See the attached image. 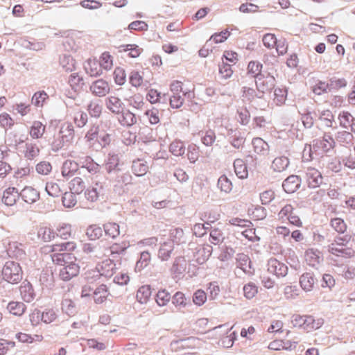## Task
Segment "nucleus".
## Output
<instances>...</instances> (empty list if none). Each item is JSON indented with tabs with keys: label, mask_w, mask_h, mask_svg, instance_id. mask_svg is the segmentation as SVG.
<instances>
[{
	"label": "nucleus",
	"mask_w": 355,
	"mask_h": 355,
	"mask_svg": "<svg viewBox=\"0 0 355 355\" xmlns=\"http://www.w3.org/2000/svg\"><path fill=\"white\" fill-rule=\"evenodd\" d=\"M79 164L72 160H66L62 167V175L64 178L73 176L78 170Z\"/></svg>",
	"instance_id": "4be33fe9"
},
{
	"label": "nucleus",
	"mask_w": 355,
	"mask_h": 355,
	"mask_svg": "<svg viewBox=\"0 0 355 355\" xmlns=\"http://www.w3.org/2000/svg\"><path fill=\"white\" fill-rule=\"evenodd\" d=\"M129 81L135 87H141L144 83L143 74L137 71H132L130 74Z\"/></svg>",
	"instance_id": "4d7b16f0"
},
{
	"label": "nucleus",
	"mask_w": 355,
	"mask_h": 355,
	"mask_svg": "<svg viewBox=\"0 0 355 355\" xmlns=\"http://www.w3.org/2000/svg\"><path fill=\"white\" fill-rule=\"evenodd\" d=\"M243 291L244 296L247 299L250 300L257 295L258 286L253 282H249L244 285Z\"/></svg>",
	"instance_id": "3c124183"
},
{
	"label": "nucleus",
	"mask_w": 355,
	"mask_h": 355,
	"mask_svg": "<svg viewBox=\"0 0 355 355\" xmlns=\"http://www.w3.org/2000/svg\"><path fill=\"white\" fill-rule=\"evenodd\" d=\"M81 168H86L87 171L92 174H96L100 171V166L94 162L89 156H85L80 161Z\"/></svg>",
	"instance_id": "5701e85b"
},
{
	"label": "nucleus",
	"mask_w": 355,
	"mask_h": 355,
	"mask_svg": "<svg viewBox=\"0 0 355 355\" xmlns=\"http://www.w3.org/2000/svg\"><path fill=\"white\" fill-rule=\"evenodd\" d=\"M110 295L108 287L105 284L99 285L93 292V298L96 304L105 302Z\"/></svg>",
	"instance_id": "2eb2a0df"
},
{
	"label": "nucleus",
	"mask_w": 355,
	"mask_h": 355,
	"mask_svg": "<svg viewBox=\"0 0 355 355\" xmlns=\"http://www.w3.org/2000/svg\"><path fill=\"white\" fill-rule=\"evenodd\" d=\"M98 62L102 70L109 71L113 67V57L109 52H103L100 56Z\"/></svg>",
	"instance_id": "e433bc0d"
},
{
	"label": "nucleus",
	"mask_w": 355,
	"mask_h": 355,
	"mask_svg": "<svg viewBox=\"0 0 355 355\" xmlns=\"http://www.w3.org/2000/svg\"><path fill=\"white\" fill-rule=\"evenodd\" d=\"M151 296V288L148 285L141 286L137 291L136 297L141 303H146Z\"/></svg>",
	"instance_id": "f704fd0d"
},
{
	"label": "nucleus",
	"mask_w": 355,
	"mask_h": 355,
	"mask_svg": "<svg viewBox=\"0 0 355 355\" xmlns=\"http://www.w3.org/2000/svg\"><path fill=\"white\" fill-rule=\"evenodd\" d=\"M7 309L10 313L16 316H21L26 311V306L23 302L12 301L8 303Z\"/></svg>",
	"instance_id": "473e14b6"
},
{
	"label": "nucleus",
	"mask_w": 355,
	"mask_h": 355,
	"mask_svg": "<svg viewBox=\"0 0 355 355\" xmlns=\"http://www.w3.org/2000/svg\"><path fill=\"white\" fill-rule=\"evenodd\" d=\"M73 261H69L59 270V277L63 281H69L80 272V266L76 262V258L73 257Z\"/></svg>",
	"instance_id": "423d86ee"
},
{
	"label": "nucleus",
	"mask_w": 355,
	"mask_h": 355,
	"mask_svg": "<svg viewBox=\"0 0 355 355\" xmlns=\"http://www.w3.org/2000/svg\"><path fill=\"white\" fill-rule=\"evenodd\" d=\"M37 236L42 242H49L55 238L56 234L49 225L42 223L37 227Z\"/></svg>",
	"instance_id": "6e6552de"
},
{
	"label": "nucleus",
	"mask_w": 355,
	"mask_h": 355,
	"mask_svg": "<svg viewBox=\"0 0 355 355\" xmlns=\"http://www.w3.org/2000/svg\"><path fill=\"white\" fill-rule=\"evenodd\" d=\"M334 146V139L329 135H324L322 139L313 141L311 152L318 155H323L332 150Z\"/></svg>",
	"instance_id": "20e7f679"
},
{
	"label": "nucleus",
	"mask_w": 355,
	"mask_h": 355,
	"mask_svg": "<svg viewBox=\"0 0 355 355\" xmlns=\"http://www.w3.org/2000/svg\"><path fill=\"white\" fill-rule=\"evenodd\" d=\"M85 70L92 77L99 76L103 73L101 65L96 58H89L85 64Z\"/></svg>",
	"instance_id": "f8f14e48"
},
{
	"label": "nucleus",
	"mask_w": 355,
	"mask_h": 355,
	"mask_svg": "<svg viewBox=\"0 0 355 355\" xmlns=\"http://www.w3.org/2000/svg\"><path fill=\"white\" fill-rule=\"evenodd\" d=\"M74 136V130L73 125L69 123H64L62 125L60 131L56 136L54 144L58 148H62L65 144L71 141Z\"/></svg>",
	"instance_id": "39448f33"
},
{
	"label": "nucleus",
	"mask_w": 355,
	"mask_h": 355,
	"mask_svg": "<svg viewBox=\"0 0 355 355\" xmlns=\"http://www.w3.org/2000/svg\"><path fill=\"white\" fill-rule=\"evenodd\" d=\"M170 89L173 94H182L183 96L188 94L190 96V91L187 88L183 87V83L179 80H173L170 85Z\"/></svg>",
	"instance_id": "49530a36"
},
{
	"label": "nucleus",
	"mask_w": 355,
	"mask_h": 355,
	"mask_svg": "<svg viewBox=\"0 0 355 355\" xmlns=\"http://www.w3.org/2000/svg\"><path fill=\"white\" fill-rule=\"evenodd\" d=\"M118 118L119 123L124 126H131L137 123L135 114L128 110H122Z\"/></svg>",
	"instance_id": "aec40b11"
},
{
	"label": "nucleus",
	"mask_w": 355,
	"mask_h": 355,
	"mask_svg": "<svg viewBox=\"0 0 355 355\" xmlns=\"http://www.w3.org/2000/svg\"><path fill=\"white\" fill-rule=\"evenodd\" d=\"M45 190L48 195L52 197H59L62 193V190L60 185L54 182H47Z\"/></svg>",
	"instance_id": "c03bdc74"
},
{
	"label": "nucleus",
	"mask_w": 355,
	"mask_h": 355,
	"mask_svg": "<svg viewBox=\"0 0 355 355\" xmlns=\"http://www.w3.org/2000/svg\"><path fill=\"white\" fill-rule=\"evenodd\" d=\"M282 187L286 193H294L300 187V180L297 175L288 177L283 182Z\"/></svg>",
	"instance_id": "412c9836"
},
{
	"label": "nucleus",
	"mask_w": 355,
	"mask_h": 355,
	"mask_svg": "<svg viewBox=\"0 0 355 355\" xmlns=\"http://www.w3.org/2000/svg\"><path fill=\"white\" fill-rule=\"evenodd\" d=\"M19 291L21 296L24 301L30 302L34 299L33 288L29 282H23L19 287Z\"/></svg>",
	"instance_id": "bb28decb"
},
{
	"label": "nucleus",
	"mask_w": 355,
	"mask_h": 355,
	"mask_svg": "<svg viewBox=\"0 0 355 355\" xmlns=\"http://www.w3.org/2000/svg\"><path fill=\"white\" fill-rule=\"evenodd\" d=\"M103 227L105 234L111 238H116L120 234L119 225L116 223H107Z\"/></svg>",
	"instance_id": "a18cd8bd"
},
{
	"label": "nucleus",
	"mask_w": 355,
	"mask_h": 355,
	"mask_svg": "<svg viewBox=\"0 0 355 355\" xmlns=\"http://www.w3.org/2000/svg\"><path fill=\"white\" fill-rule=\"evenodd\" d=\"M105 104L107 107L112 112L119 114L123 109V104L121 99L116 96H111L106 98Z\"/></svg>",
	"instance_id": "a211bd4d"
},
{
	"label": "nucleus",
	"mask_w": 355,
	"mask_h": 355,
	"mask_svg": "<svg viewBox=\"0 0 355 355\" xmlns=\"http://www.w3.org/2000/svg\"><path fill=\"white\" fill-rule=\"evenodd\" d=\"M232 183L230 180L225 175H221L218 180V187L221 191L229 193L232 189Z\"/></svg>",
	"instance_id": "864d4df0"
},
{
	"label": "nucleus",
	"mask_w": 355,
	"mask_h": 355,
	"mask_svg": "<svg viewBox=\"0 0 355 355\" xmlns=\"http://www.w3.org/2000/svg\"><path fill=\"white\" fill-rule=\"evenodd\" d=\"M56 236L62 239H68L72 234L71 225L67 223L60 224L57 227Z\"/></svg>",
	"instance_id": "ea45409f"
},
{
	"label": "nucleus",
	"mask_w": 355,
	"mask_h": 355,
	"mask_svg": "<svg viewBox=\"0 0 355 355\" xmlns=\"http://www.w3.org/2000/svg\"><path fill=\"white\" fill-rule=\"evenodd\" d=\"M170 151L175 156H180L184 154V147L183 143L180 141H173L169 146Z\"/></svg>",
	"instance_id": "69168bd1"
},
{
	"label": "nucleus",
	"mask_w": 355,
	"mask_h": 355,
	"mask_svg": "<svg viewBox=\"0 0 355 355\" xmlns=\"http://www.w3.org/2000/svg\"><path fill=\"white\" fill-rule=\"evenodd\" d=\"M71 259H73V257H71L69 253L53 252L51 255L52 261L56 265L62 266L71 261Z\"/></svg>",
	"instance_id": "58836bf2"
},
{
	"label": "nucleus",
	"mask_w": 355,
	"mask_h": 355,
	"mask_svg": "<svg viewBox=\"0 0 355 355\" xmlns=\"http://www.w3.org/2000/svg\"><path fill=\"white\" fill-rule=\"evenodd\" d=\"M274 102L277 105L284 104L287 97V90L285 88H276L274 92Z\"/></svg>",
	"instance_id": "603ef678"
},
{
	"label": "nucleus",
	"mask_w": 355,
	"mask_h": 355,
	"mask_svg": "<svg viewBox=\"0 0 355 355\" xmlns=\"http://www.w3.org/2000/svg\"><path fill=\"white\" fill-rule=\"evenodd\" d=\"M237 264L238 267L245 272H248L249 269L251 268V261L249 257L245 254H238Z\"/></svg>",
	"instance_id": "09e8293b"
},
{
	"label": "nucleus",
	"mask_w": 355,
	"mask_h": 355,
	"mask_svg": "<svg viewBox=\"0 0 355 355\" xmlns=\"http://www.w3.org/2000/svg\"><path fill=\"white\" fill-rule=\"evenodd\" d=\"M3 279L10 284H17L23 278V271L19 263L8 261L2 268Z\"/></svg>",
	"instance_id": "f03ea898"
},
{
	"label": "nucleus",
	"mask_w": 355,
	"mask_h": 355,
	"mask_svg": "<svg viewBox=\"0 0 355 355\" xmlns=\"http://www.w3.org/2000/svg\"><path fill=\"white\" fill-rule=\"evenodd\" d=\"M289 165V160L286 157H276L272 162L271 168L275 172L284 171Z\"/></svg>",
	"instance_id": "72a5a7b5"
},
{
	"label": "nucleus",
	"mask_w": 355,
	"mask_h": 355,
	"mask_svg": "<svg viewBox=\"0 0 355 355\" xmlns=\"http://www.w3.org/2000/svg\"><path fill=\"white\" fill-rule=\"evenodd\" d=\"M275 84V78L270 75L261 76L256 81L257 89L259 92L264 94L270 91Z\"/></svg>",
	"instance_id": "1a4fd4ad"
},
{
	"label": "nucleus",
	"mask_w": 355,
	"mask_h": 355,
	"mask_svg": "<svg viewBox=\"0 0 355 355\" xmlns=\"http://www.w3.org/2000/svg\"><path fill=\"white\" fill-rule=\"evenodd\" d=\"M114 78L115 83L119 85H122L126 80V73L125 69L122 67H116L114 71Z\"/></svg>",
	"instance_id": "e2e57ef3"
},
{
	"label": "nucleus",
	"mask_w": 355,
	"mask_h": 355,
	"mask_svg": "<svg viewBox=\"0 0 355 355\" xmlns=\"http://www.w3.org/2000/svg\"><path fill=\"white\" fill-rule=\"evenodd\" d=\"M40 149L35 144L27 143L24 156L28 159H33L39 155Z\"/></svg>",
	"instance_id": "bf43d9fd"
},
{
	"label": "nucleus",
	"mask_w": 355,
	"mask_h": 355,
	"mask_svg": "<svg viewBox=\"0 0 355 355\" xmlns=\"http://www.w3.org/2000/svg\"><path fill=\"white\" fill-rule=\"evenodd\" d=\"M230 35V32L228 30H224L220 33H216L212 35L210 39L207 42V44L210 43H222L225 42Z\"/></svg>",
	"instance_id": "5fc2aeb1"
},
{
	"label": "nucleus",
	"mask_w": 355,
	"mask_h": 355,
	"mask_svg": "<svg viewBox=\"0 0 355 355\" xmlns=\"http://www.w3.org/2000/svg\"><path fill=\"white\" fill-rule=\"evenodd\" d=\"M248 215L254 220L263 219L266 216V211L264 207L257 205L253 209H248Z\"/></svg>",
	"instance_id": "79ce46f5"
},
{
	"label": "nucleus",
	"mask_w": 355,
	"mask_h": 355,
	"mask_svg": "<svg viewBox=\"0 0 355 355\" xmlns=\"http://www.w3.org/2000/svg\"><path fill=\"white\" fill-rule=\"evenodd\" d=\"M306 180L309 187L317 188L322 183L323 178L318 170L309 168L306 174Z\"/></svg>",
	"instance_id": "9d476101"
},
{
	"label": "nucleus",
	"mask_w": 355,
	"mask_h": 355,
	"mask_svg": "<svg viewBox=\"0 0 355 355\" xmlns=\"http://www.w3.org/2000/svg\"><path fill=\"white\" fill-rule=\"evenodd\" d=\"M19 195L15 187H8L3 191L2 201L8 206H12L16 203Z\"/></svg>",
	"instance_id": "f3484780"
},
{
	"label": "nucleus",
	"mask_w": 355,
	"mask_h": 355,
	"mask_svg": "<svg viewBox=\"0 0 355 355\" xmlns=\"http://www.w3.org/2000/svg\"><path fill=\"white\" fill-rule=\"evenodd\" d=\"M16 338L21 343H33V342H41L43 340L42 335L35 334L32 336L30 334L26 333L19 332L16 335Z\"/></svg>",
	"instance_id": "4c0bfd02"
},
{
	"label": "nucleus",
	"mask_w": 355,
	"mask_h": 355,
	"mask_svg": "<svg viewBox=\"0 0 355 355\" xmlns=\"http://www.w3.org/2000/svg\"><path fill=\"white\" fill-rule=\"evenodd\" d=\"M254 150L257 154H265L268 151V144L261 138H255L252 140Z\"/></svg>",
	"instance_id": "a19ab883"
},
{
	"label": "nucleus",
	"mask_w": 355,
	"mask_h": 355,
	"mask_svg": "<svg viewBox=\"0 0 355 355\" xmlns=\"http://www.w3.org/2000/svg\"><path fill=\"white\" fill-rule=\"evenodd\" d=\"M119 158L117 155H110L105 164L106 170L108 173L119 170Z\"/></svg>",
	"instance_id": "680f3d73"
},
{
	"label": "nucleus",
	"mask_w": 355,
	"mask_h": 355,
	"mask_svg": "<svg viewBox=\"0 0 355 355\" xmlns=\"http://www.w3.org/2000/svg\"><path fill=\"white\" fill-rule=\"evenodd\" d=\"M62 310L68 315H73L76 313V306L74 302L68 295H64L62 301Z\"/></svg>",
	"instance_id": "c9c22d12"
},
{
	"label": "nucleus",
	"mask_w": 355,
	"mask_h": 355,
	"mask_svg": "<svg viewBox=\"0 0 355 355\" xmlns=\"http://www.w3.org/2000/svg\"><path fill=\"white\" fill-rule=\"evenodd\" d=\"M304 259L308 265L315 267L320 263L322 254L318 250L309 248L305 252Z\"/></svg>",
	"instance_id": "4468645a"
},
{
	"label": "nucleus",
	"mask_w": 355,
	"mask_h": 355,
	"mask_svg": "<svg viewBox=\"0 0 355 355\" xmlns=\"http://www.w3.org/2000/svg\"><path fill=\"white\" fill-rule=\"evenodd\" d=\"M236 175L240 179H245L248 176V167L245 162L241 159H236L234 162Z\"/></svg>",
	"instance_id": "c85d7f7f"
},
{
	"label": "nucleus",
	"mask_w": 355,
	"mask_h": 355,
	"mask_svg": "<svg viewBox=\"0 0 355 355\" xmlns=\"http://www.w3.org/2000/svg\"><path fill=\"white\" fill-rule=\"evenodd\" d=\"M275 197L274 191L272 189L266 190L260 193V200L262 205H268Z\"/></svg>",
	"instance_id": "774afa93"
},
{
	"label": "nucleus",
	"mask_w": 355,
	"mask_h": 355,
	"mask_svg": "<svg viewBox=\"0 0 355 355\" xmlns=\"http://www.w3.org/2000/svg\"><path fill=\"white\" fill-rule=\"evenodd\" d=\"M350 240L349 236H338L334 241L329 245V251L338 257H352L355 252L352 248H345L346 243Z\"/></svg>",
	"instance_id": "7ed1b4c3"
},
{
	"label": "nucleus",
	"mask_w": 355,
	"mask_h": 355,
	"mask_svg": "<svg viewBox=\"0 0 355 355\" xmlns=\"http://www.w3.org/2000/svg\"><path fill=\"white\" fill-rule=\"evenodd\" d=\"M116 269V263L111 259H107L100 263L96 270H89L85 274V278L88 283H92L101 276L110 277L113 275Z\"/></svg>",
	"instance_id": "f257e3e1"
},
{
	"label": "nucleus",
	"mask_w": 355,
	"mask_h": 355,
	"mask_svg": "<svg viewBox=\"0 0 355 355\" xmlns=\"http://www.w3.org/2000/svg\"><path fill=\"white\" fill-rule=\"evenodd\" d=\"M171 299L170 293L165 289L158 291L156 295V302L159 306H165Z\"/></svg>",
	"instance_id": "0e129e2a"
},
{
	"label": "nucleus",
	"mask_w": 355,
	"mask_h": 355,
	"mask_svg": "<svg viewBox=\"0 0 355 355\" xmlns=\"http://www.w3.org/2000/svg\"><path fill=\"white\" fill-rule=\"evenodd\" d=\"M91 92L97 96H105L110 90L109 83L103 79H98L94 81L91 87Z\"/></svg>",
	"instance_id": "9b49d317"
},
{
	"label": "nucleus",
	"mask_w": 355,
	"mask_h": 355,
	"mask_svg": "<svg viewBox=\"0 0 355 355\" xmlns=\"http://www.w3.org/2000/svg\"><path fill=\"white\" fill-rule=\"evenodd\" d=\"M294 212V208L291 205H284L278 213V218L280 220L285 221Z\"/></svg>",
	"instance_id": "338daca9"
},
{
	"label": "nucleus",
	"mask_w": 355,
	"mask_h": 355,
	"mask_svg": "<svg viewBox=\"0 0 355 355\" xmlns=\"http://www.w3.org/2000/svg\"><path fill=\"white\" fill-rule=\"evenodd\" d=\"M262 69V64L257 61H251L248 65V73L252 77H257L260 75Z\"/></svg>",
	"instance_id": "052dcab7"
},
{
	"label": "nucleus",
	"mask_w": 355,
	"mask_h": 355,
	"mask_svg": "<svg viewBox=\"0 0 355 355\" xmlns=\"http://www.w3.org/2000/svg\"><path fill=\"white\" fill-rule=\"evenodd\" d=\"M69 189L75 194H80L86 188L85 181L80 177H76L69 182Z\"/></svg>",
	"instance_id": "2f4dec72"
},
{
	"label": "nucleus",
	"mask_w": 355,
	"mask_h": 355,
	"mask_svg": "<svg viewBox=\"0 0 355 355\" xmlns=\"http://www.w3.org/2000/svg\"><path fill=\"white\" fill-rule=\"evenodd\" d=\"M119 49L121 53L128 52V56L132 58H138L143 51L141 48L134 44L121 45Z\"/></svg>",
	"instance_id": "c756f323"
},
{
	"label": "nucleus",
	"mask_w": 355,
	"mask_h": 355,
	"mask_svg": "<svg viewBox=\"0 0 355 355\" xmlns=\"http://www.w3.org/2000/svg\"><path fill=\"white\" fill-rule=\"evenodd\" d=\"M173 250V243L165 242L164 243L159 250V257L162 260H167L170 257L171 254Z\"/></svg>",
	"instance_id": "8fccbe9b"
},
{
	"label": "nucleus",
	"mask_w": 355,
	"mask_h": 355,
	"mask_svg": "<svg viewBox=\"0 0 355 355\" xmlns=\"http://www.w3.org/2000/svg\"><path fill=\"white\" fill-rule=\"evenodd\" d=\"M323 322L322 319H315L312 315H305L303 329L309 332L319 329Z\"/></svg>",
	"instance_id": "a878e982"
},
{
	"label": "nucleus",
	"mask_w": 355,
	"mask_h": 355,
	"mask_svg": "<svg viewBox=\"0 0 355 355\" xmlns=\"http://www.w3.org/2000/svg\"><path fill=\"white\" fill-rule=\"evenodd\" d=\"M68 83L76 92L80 91L85 85V80L79 73H73L69 77Z\"/></svg>",
	"instance_id": "cd10ccee"
},
{
	"label": "nucleus",
	"mask_w": 355,
	"mask_h": 355,
	"mask_svg": "<svg viewBox=\"0 0 355 355\" xmlns=\"http://www.w3.org/2000/svg\"><path fill=\"white\" fill-rule=\"evenodd\" d=\"M60 64L65 72H72L76 68V62L70 55H63L60 58Z\"/></svg>",
	"instance_id": "393cba45"
},
{
	"label": "nucleus",
	"mask_w": 355,
	"mask_h": 355,
	"mask_svg": "<svg viewBox=\"0 0 355 355\" xmlns=\"http://www.w3.org/2000/svg\"><path fill=\"white\" fill-rule=\"evenodd\" d=\"M86 234L90 240H97L103 236V230L97 225H92L87 227Z\"/></svg>",
	"instance_id": "37998d69"
},
{
	"label": "nucleus",
	"mask_w": 355,
	"mask_h": 355,
	"mask_svg": "<svg viewBox=\"0 0 355 355\" xmlns=\"http://www.w3.org/2000/svg\"><path fill=\"white\" fill-rule=\"evenodd\" d=\"M20 196L26 202L29 204L34 203L40 198V193L32 187H25L21 190Z\"/></svg>",
	"instance_id": "dca6fc26"
},
{
	"label": "nucleus",
	"mask_w": 355,
	"mask_h": 355,
	"mask_svg": "<svg viewBox=\"0 0 355 355\" xmlns=\"http://www.w3.org/2000/svg\"><path fill=\"white\" fill-rule=\"evenodd\" d=\"M300 284L305 291H311L315 284L314 275L311 272H305L300 278Z\"/></svg>",
	"instance_id": "b1692460"
},
{
	"label": "nucleus",
	"mask_w": 355,
	"mask_h": 355,
	"mask_svg": "<svg viewBox=\"0 0 355 355\" xmlns=\"http://www.w3.org/2000/svg\"><path fill=\"white\" fill-rule=\"evenodd\" d=\"M268 271L277 277H285L288 273V267L276 259H270L268 263Z\"/></svg>",
	"instance_id": "0eeeda50"
},
{
	"label": "nucleus",
	"mask_w": 355,
	"mask_h": 355,
	"mask_svg": "<svg viewBox=\"0 0 355 355\" xmlns=\"http://www.w3.org/2000/svg\"><path fill=\"white\" fill-rule=\"evenodd\" d=\"M76 248L74 242L68 241L59 244H54L50 246V252L60 253L61 252H73Z\"/></svg>",
	"instance_id": "7c9ffc66"
},
{
	"label": "nucleus",
	"mask_w": 355,
	"mask_h": 355,
	"mask_svg": "<svg viewBox=\"0 0 355 355\" xmlns=\"http://www.w3.org/2000/svg\"><path fill=\"white\" fill-rule=\"evenodd\" d=\"M131 170L135 175L140 177L147 173L149 166L146 160L138 158L132 161Z\"/></svg>",
	"instance_id": "ddd939ff"
},
{
	"label": "nucleus",
	"mask_w": 355,
	"mask_h": 355,
	"mask_svg": "<svg viewBox=\"0 0 355 355\" xmlns=\"http://www.w3.org/2000/svg\"><path fill=\"white\" fill-rule=\"evenodd\" d=\"M46 130V125L39 121L33 122L29 129V135L34 139H41Z\"/></svg>",
	"instance_id": "6ab92c4d"
},
{
	"label": "nucleus",
	"mask_w": 355,
	"mask_h": 355,
	"mask_svg": "<svg viewBox=\"0 0 355 355\" xmlns=\"http://www.w3.org/2000/svg\"><path fill=\"white\" fill-rule=\"evenodd\" d=\"M73 121L78 127H83L87 123V115L83 111L77 110L73 113Z\"/></svg>",
	"instance_id": "6e6d98bb"
},
{
	"label": "nucleus",
	"mask_w": 355,
	"mask_h": 355,
	"mask_svg": "<svg viewBox=\"0 0 355 355\" xmlns=\"http://www.w3.org/2000/svg\"><path fill=\"white\" fill-rule=\"evenodd\" d=\"M100 125H92L87 131L85 139L87 141L94 144L95 141L98 140V135L100 132Z\"/></svg>",
	"instance_id": "13d9d810"
},
{
	"label": "nucleus",
	"mask_w": 355,
	"mask_h": 355,
	"mask_svg": "<svg viewBox=\"0 0 355 355\" xmlns=\"http://www.w3.org/2000/svg\"><path fill=\"white\" fill-rule=\"evenodd\" d=\"M48 98L49 96L44 91H39L32 96L31 103L36 107H42Z\"/></svg>",
	"instance_id": "de8ad7c7"
}]
</instances>
